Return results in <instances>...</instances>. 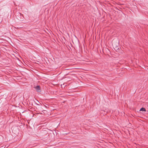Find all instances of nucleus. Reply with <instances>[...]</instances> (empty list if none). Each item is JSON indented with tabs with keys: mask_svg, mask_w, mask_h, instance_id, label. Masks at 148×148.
I'll use <instances>...</instances> for the list:
<instances>
[{
	"mask_svg": "<svg viewBox=\"0 0 148 148\" xmlns=\"http://www.w3.org/2000/svg\"><path fill=\"white\" fill-rule=\"evenodd\" d=\"M23 16L20 13H18L16 16V18L20 21H22L23 19Z\"/></svg>",
	"mask_w": 148,
	"mask_h": 148,
	"instance_id": "obj_1",
	"label": "nucleus"
},
{
	"mask_svg": "<svg viewBox=\"0 0 148 148\" xmlns=\"http://www.w3.org/2000/svg\"><path fill=\"white\" fill-rule=\"evenodd\" d=\"M34 88L36 89L38 92H41V90L39 86L37 85L36 86H34Z\"/></svg>",
	"mask_w": 148,
	"mask_h": 148,
	"instance_id": "obj_2",
	"label": "nucleus"
},
{
	"mask_svg": "<svg viewBox=\"0 0 148 148\" xmlns=\"http://www.w3.org/2000/svg\"><path fill=\"white\" fill-rule=\"evenodd\" d=\"M140 111H145L146 109L145 108H140Z\"/></svg>",
	"mask_w": 148,
	"mask_h": 148,
	"instance_id": "obj_3",
	"label": "nucleus"
}]
</instances>
